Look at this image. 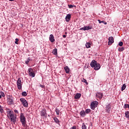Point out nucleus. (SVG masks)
<instances>
[{
	"label": "nucleus",
	"instance_id": "nucleus-1",
	"mask_svg": "<svg viewBox=\"0 0 129 129\" xmlns=\"http://www.w3.org/2000/svg\"><path fill=\"white\" fill-rule=\"evenodd\" d=\"M20 122H21L23 127L27 128L28 127V125L27 124V119L24 115V113H21L20 116Z\"/></svg>",
	"mask_w": 129,
	"mask_h": 129
},
{
	"label": "nucleus",
	"instance_id": "nucleus-2",
	"mask_svg": "<svg viewBox=\"0 0 129 129\" xmlns=\"http://www.w3.org/2000/svg\"><path fill=\"white\" fill-rule=\"evenodd\" d=\"M90 65L92 68H94V70H99L100 69V64L95 60H93Z\"/></svg>",
	"mask_w": 129,
	"mask_h": 129
},
{
	"label": "nucleus",
	"instance_id": "nucleus-3",
	"mask_svg": "<svg viewBox=\"0 0 129 129\" xmlns=\"http://www.w3.org/2000/svg\"><path fill=\"white\" fill-rule=\"evenodd\" d=\"M28 75L30 77H34L36 75L35 71L31 68H29L28 70Z\"/></svg>",
	"mask_w": 129,
	"mask_h": 129
},
{
	"label": "nucleus",
	"instance_id": "nucleus-4",
	"mask_svg": "<svg viewBox=\"0 0 129 129\" xmlns=\"http://www.w3.org/2000/svg\"><path fill=\"white\" fill-rule=\"evenodd\" d=\"M97 105H98V102L97 101H93L91 103V109H93V110H94L96 108V107H97Z\"/></svg>",
	"mask_w": 129,
	"mask_h": 129
},
{
	"label": "nucleus",
	"instance_id": "nucleus-5",
	"mask_svg": "<svg viewBox=\"0 0 129 129\" xmlns=\"http://www.w3.org/2000/svg\"><path fill=\"white\" fill-rule=\"evenodd\" d=\"M11 121L13 122L15 124L16 123V119H17V115L14 114V113H12L10 115Z\"/></svg>",
	"mask_w": 129,
	"mask_h": 129
},
{
	"label": "nucleus",
	"instance_id": "nucleus-6",
	"mask_svg": "<svg viewBox=\"0 0 129 129\" xmlns=\"http://www.w3.org/2000/svg\"><path fill=\"white\" fill-rule=\"evenodd\" d=\"M17 85L18 89L21 90L22 89V81L21 80V78H19L17 81Z\"/></svg>",
	"mask_w": 129,
	"mask_h": 129
},
{
	"label": "nucleus",
	"instance_id": "nucleus-7",
	"mask_svg": "<svg viewBox=\"0 0 129 129\" xmlns=\"http://www.w3.org/2000/svg\"><path fill=\"white\" fill-rule=\"evenodd\" d=\"M20 100L22 102L23 106L28 107V102H27V100L25 98H21Z\"/></svg>",
	"mask_w": 129,
	"mask_h": 129
},
{
	"label": "nucleus",
	"instance_id": "nucleus-8",
	"mask_svg": "<svg viewBox=\"0 0 129 129\" xmlns=\"http://www.w3.org/2000/svg\"><path fill=\"white\" fill-rule=\"evenodd\" d=\"M8 102L7 103L9 105H12V104H14V99L12 97H9L7 99Z\"/></svg>",
	"mask_w": 129,
	"mask_h": 129
},
{
	"label": "nucleus",
	"instance_id": "nucleus-9",
	"mask_svg": "<svg viewBox=\"0 0 129 129\" xmlns=\"http://www.w3.org/2000/svg\"><path fill=\"white\" fill-rule=\"evenodd\" d=\"M114 40L113 39V37L110 36L108 38V45H111V44H113L114 43Z\"/></svg>",
	"mask_w": 129,
	"mask_h": 129
},
{
	"label": "nucleus",
	"instance_id": "nucleus-10",
	"mask_svg": "<svg viewBox=\"0 0 129 129\" xmlns=\"http://www.w3.org/2000/svg\"><path fill=\"white\" fill-rule=\"evenodd\" d=\"M96 96L97 98H99V99H102V97L103 96V94H102V93L100 92L97 93Z\"/></svg>",
	"mask_w": 129,
	"mask_h": 129
},
{
	"label": "nucleus",
	"instance_id": "nucleus-11",
	"mask_svg": "<svg viewBox=\"0 0 129 129\" xmlns=\"http://www.w3.org/2000/svg\"><path fill=\"white\" fill-rule=\"evenodd\" d=\"M49 41H50L51 43H54V42H55V39H54V35H53V34L50 35Z\"/></svg>",
	"mask_w": 129,
	"mask_h": 129
},
{
	"label": "nucleus",
	"instance_id": "nucleus-12",
	"mask_svg": "<svg viewBox=\"0 0 129 129\" xmlns=\"http://www.w3.org/2000/svg\"><path fill=\"white\" fill-rule=\"evenodd\" d=\"M40 115L41 116H46L47 113H46V110L43 109L41 112Z\"/></svg>",
	"mask_w": 129,
	"mask_h": 129
},
{
	"label": "nucleus",
	"instance_id": "nucleus-13",
	"mask_svg": "<svg viewBox=\"0 0 129 129\" xmlns=\"http://www.w3.org/2000/svg\"><path fill=\"white\" fill-rule=\"evenodd\" d=\"M64 70H65V72L69 74L70 73V69L68 67V66H66L64 67Z\"/></svg>",
	"mask_w": 129,
	"mask_h": 129
},
{
	"label": "nucleus",
	"instance_id": "nucleus-14",
	"mask_svg": "<svg viewBox=\"0 0 129 129\" xmlns=\"http://www.w3.org/2000/svg\"><path fill=\"white\" fill-rule=\"evenodd\" d=\"M110 109H111V106H110V105L109 104L106 106V110L107 112H109V111H110Z\"/></svg>",
	"mask_w": 129,
	"mask_h": 129
},
{
	"label": "nucleus",
	"instance_id": "nucleus-15",
	"mask_svg": "<svg viewBox=\"0 0 129 129\" xmlns=\"http://www.w3.org/2000/svg\"><path fill=\"white\" fill-rule=\"evenodd\" d=\"M70 19H71V14H68L66 17V22H69V21H70Z\"/></svg>",
	"mask_w": 129,
	"mask_h": 129
},
{
	"label": "nucleus",
	"instance_id": "nucleus-16",
	"mask_svg": "<svg viewBox=\"0 0 129 129\" xmlns=\"http://www.w3.org/2000/svg\"><path fill=\"white\" fill-rule=\"evenodd\" d=\"M80 97H81V94L80 93H77L75 96L76 99H79Z\"/></svg>",
	"mask_w": 129,
	"mask_h": 129
},
{
	"label": "nucleus",
	"instance_id": "nucleus-17",
	"mask_svg": "<svg viewBox=\"0 0 129 129\" xmlns=\"http://www.w3.org/2000/svg\"><path fill=\"white\" fill-rule=\"evenodd\" d=\"M80 114L81 116H82V117H84V116H85L86 115L85 111H84V110L81 111L80 112Z\"/></svg>",
	"mask_w": 129,
	"mask_h": 129
},
{
	"label": "nucleus",
	"instance_id": "nucleus-18",
	"mask_svg": "<svg viewBox=\"0 0 129 129\" xmlns=\"http://www.w3.org/2000/svg\"><path fill=\"white\" fill-rule=\"evenodd\" d=\"M86 31H88V30H91V29H92V27L90 26H85Z\"/></svg>",
	"mask_w": 129,
	"mask_h": 129
},
{
	"label": "nucleus",
	"instance_id": "nucleus-19",
	"mask_svg": "<svg viewBox=\"0 0 129 129\" xmlns=\"http://www.w3.org/2000/svg\"><path fill=\"white\" fill-rule=\"evenodd\" d=\"M53 120L54 121V122H56V123H59V122H60V121L57 119V117H54Z\"/></svg>",
	"mask_w": 129,
	"mask_h": 129
},
{
	"label": "nucleus",
	"instance_id": "nucleus-20",
	"mask_svg": "<svg viewBox=\"0 0 129 129\" xmlns=\"http://www.w3.org/2000/svg\"><path fill=\"white\" fill-rule=\"evenodd\" d=\"M91 46V44L90 43V42H87L86 44V48H90Z\"/></svg>",
	"mask_w": 129,
	"mask_h": 129
},
{
	"label": "nucleus",
	"instance_id": "nucleus-21",
	"mask_svg": "<svg viewBox=\"0 0 129 129\" xmlns=\"http://www.w3.org/2000/svg\"><path fill=\"white\" fill-rule=\"evenodd\" d=\"M126 88V85H125V84H123L122 87H121V91H123L124 89Z\"/></svg>",
	"mask_w": 129,
	"mask_h": 129
},
{
	"label": "nucleus",
	"instance_id": "nucleus-22",
	"mask_svg": "<svg viewBox=\"0 0 129 129\" xmlns=\"http://www.w3.org/2000/svg\"><path fill=\"white\" fill-rule=\"evenodd\" d=\"M82 129H87V126L85 124V123H83L82 126Z\"/></svg>",
	"mask_w": 129,
	"mask_h": 129
},
{
	"label": "nucleus",
	"instance_id": "nucleus-23",
	"mask_svg": "<svg viewBox=\"0 0 129 129\" xmlns=\"http://www.w3.org/2000/svg\"><path fill=\"white\" fill-rule=\"evenodd\" d=\"M52 53L54 55H57V49H54L52 51Z\"/></svg>",
	"mask_w": 129,
	"mask_h": 129
},
{
	"label": "nucleus",
	"instance_id": "nucleus-24",
	"mask_svg": "<svg viewBox=\"0 0 129 129\" xmlns=\"http://www.w3.org/2000/svg\"><path fill=\"white\" fill-rule=\"evenodd\" d=\"M125 115L126 117L129 118V111H127L125 112Z\"/></svg>",
	"mask_w": 129,
	"mask_h": 129
},
{
	"label": "nucleus",
	"instance_id": "nucleus-25",
	"mask_svg": "<svg viewBox=\"0 0 129 129\" xmlns=\"http://www.w3.org/2000/svg\"><path fill=\"white\" fill-rule=\"evenodd\" d=\"M55 112H56V115H59V112H60V110H59V109H58V108H56L55 109Z\"/></svg>",
	"mask_w": 129,
	"mask_h": 129
},
{
	"label": "nucleus",
	"instance_id": "nucleus-26",
	"mask_svg": "<svg viewBox=\"0 0 129 129\" xmlns=\"http://www.w3.org/2000/svg\"><path fill=\"white\" fill-rule=\"evenodd\" d=\"M123 50H124V47H119L118 49V51L119 52H122V51H123Z\"/></svg>",
	"mask_w": 129,
	"mask_h": 129
},
{
	"label": "nucleus",
	"instance_id": "nucleus-27",
	"mask_svg": "<svg viewBox=\"0 0 129 129\" xmlns=\"http://www.w3.org/2000/svg\"><path fill=\"white\" fill-rule=\"evenodd\" d=\"M30 61H31V59H30V57H29L27 60L25 61V64H29L30 63Z\"/></svg>",
	"mask_w": 129,
	"mask_h": 129
},
{
	"label": "nucleus",
	"instance_id": "nucleus-28",
	"mask_svg": "<svg viewBox=\"0 0 129 129\" xmlns=\"http://www.w3.org/2000/svg\"><path fill=\"white\" fill-rule=\"evenodd\" d=\"M82 82H84V83H86V84L87 85H88V82H87V81H86V79H83L82 80Z\"/></svg>",
	"mask_w": 129,
	"mask_h": 129
},
{
	"label": "nucleus",
	"instance_id": "nucleus-29",
	"mask_svg": "<svg viewBox=\"0 0 129 129\" xmlns=\"http://www.w3.org/2000/svg\"><path fill=\"white\" fill-rule=\"evenodd\" d=\"M0 112L1 113H3L4 112V109L3 108V107L0 105Z\"/></svg>",
	"mask_w": 129,
	"mask_h": 129
},
{
	"label": "nucleus",
	"instance_id": "nucleus-30",
	"mask_svg": "<svg viewBox=\"0 0 129 129\" xmlns=\"http://www.w3.org/2000/svg\"><path fill=\"white\" fill-rule=\"evenodd\" d=\"M22 96H27V92H23L22 93Z\"/></svg>",
	"mask_w": 129,
	"mask_h": 129
},
{
	"label": "nucleus",
	"instance_id": "nucleus-31",
	"mask_svg": "<svg viewBox=\"0 0 129 129\" xmlns=\"http://www.w3.org/2000/svg\"><path fill=\"white\" fill-rule=\"evenodd\" d=\"M124 108H129V104H125L124 105Z\"/></svg>",
	"mask_w": 129,
	"mask_h": 129
},
{
	"label": "nucleus",
	"instance_id": "nucleus-32",
	"mask_svg": "<svg viewBox=\"0 0 129 129\" xmlns=\"http://www.w3.org/2000/svg\"><path fill=\"white\" fill-rule=\"evenodd\" d=\"M90 111H91V110L90 109H86L85 112H86V113H89V112H90Z\"/></svg>",
	"mask_w": 129,
	"mask_h": 129
},
{
	"label": "nucleus",
	"instance_id": "nucleus-33",
	"mask_svg": "<svg viewBox=\"0 0 129 129\" xmlns=\"http://www.w3.org/2000/svg\"><path fill=\"white\" fill-rule=\"evenodd\" d=\"M68 7L69 9H72L74 8V7H75V6H73L72 5H68Z\"/></svg>",
	"mask_w": 129,
	"mask_h": 129
},
{
	"label": "nucleus",
	"instance_id": "nucleus-34",
	"mask_svg": "<svg viewBox=\"0 0 129 129\" xmlns=\"http://www.w3.org/2000/svg\"><path fill=\"white\" fill-rule=\"evenodd\" d=\"M118 45H119V46H120V47H121V46H122V45H123V42H122V41H121L119 43Z\"/></svg>",
	"mask_w": 129,
	"mask_h": 129
},
{
	"label": "nucleus",
	"instance_id": "nucleus-35",
	"mask_svg": "<svg viewBox=\"0 0 129 129\" xmlns=\"http://www.w3.org/2000/svg\"><path fill=\"white\" fill-rule=\"evenodd\" d=\"M18 42H19V39L16 38V39H15V44H18Z\"/></svg>",
	"mask_w": 129,
	"mask_h": 129
},
{
	"label": "nucleus",
	"instance_id": "nucleus-36",
	"mask_svg": "<svg viewBox=\"0 0 129 129\" xmlns=\"http://www.w3.org/2000/svg\"><path fill=\"white\" fill-rule=\"evenodd\" d=\"M80 30H83V31H86L85 29V26H84V27H82L80 29Z\"/></svg>",
	"mask_w": 129,
	"mask_h": 129
},
{
	"label": "nucleus",
	"instance_id": "nucleus-37",
	"mask_svg": "<svg viewBox=\"0 0 129 129\" xmlns=\"http://www.w3.org/2000/svg\"><path fill=\"white\" fill-rule=\"evenodd\" d=\"M14 112H15V113H17L18 114L19 113V111L17 109H15Z\"/></svg>",
	"mask_w": 129,
	"mask_h": 129
},
{
	"label": "nucleus",
	"instance_id": "nucleus-38",
	"mask_svg": "<svg viewBox=\"0 0 129 129\" xmlns=\"http://www.w3.org/2000/svg\"><path fill=\"white\" fill-rule=\"evenodd\" d=\"M98 21L99 22V24H101V23H104V21H101L100 20H98Z\"/></svg>",
	"mask_w": 129,
	"mask_h": 129
},
{
	"label": "nucleus",
	"instance_id": "nucleus-39",
	"mask_svg": "<svg viewBox=\"0 0 129 129\" xmlns=\"http://www.w3.org/2000/svg\"><path fill=\"white\" fill-rule=\"evenodd\" d=\"M8 114H9L10 116L11 115V114H12V111H9L8 112Z\"/></svg>",
	"mask_w": 129,
	"mask_h": 129
},
{
	"label": "nucleus",
	"instance_id": "nucleus-40",
	"mask_svg": "<svg viewBox=\"0 0 129 129\" xmlns=\"http://www.w3.org/2000/svg\"><path fill=\"white\" fill-rule=\"evenodd\" d=\"M40 87H41V88H44V87H45V85H40Z\"/></svg>",
	"mask_w": 129,
	"mask_h": 129
},
{
	"label": "nucleus",
	"instance_id": "nucleus-41",
	"mask_svg": "<svg viewBox=\"0 0 129 129\" xmlns=\"http://www.w3.org/2000/svg\"><path fill=\"white\" fill-rule=\"evenodd\" d=\"M70 129H76V126H73V127H72Z\"/></svg>",
	"mask_w": 129,
	"mask_h": 129
},
{
	"label": "nucleus",
	"instance_id": "nucleus-42",
	"mask_svg": "<svg viewBox=\"0 0 129 129\" xmlns=\"http://www.w3.org/2000/svg\"><path fill=\"white\" fill-rule=\"evenodd\" d=\"M62 37H63V38H66V37H67V36L66 35H63L62 36Z\"/></svg>",
	"mask_w": 129,
	"mask_h": 129
},
{
	"label": "nucleus",
	"instance_id": "nucleus-43",
	"mask_svg": "<svg viewBox=\"0 0 129 129\" xmlns=\"http://www.w3.org/2000/svg\"><path fill=\"white\" fill-rule=\"evenodd\" d=\"M104 25H107V22H104Z\"/></svg>",
	"mask_w": 129,
	"mask_h": 129
},
{
	"label": "nucleus",
	"instance_id": "nucleus-44",
	"mask_svg": "<svg viewBox=\"0 0 129 129\" xmlns=\"http://www.w3.org/2000/svg\"><path fill=\"white\" fill-rule=\"evenodd\" d=\"M10 1V2H14V1H15V0H9Z\"/></svg>",
	"mask_w": 129,
	"mask_h": 129
},
{
	"label": "nucleus",
	"instance_id": "nucleus-45",
	"mask_svg": "<svg viewBox=\"0 0 129 129\" xmlns=\"http://www.w3.org/2000/svg\"><path fill=\"white\" fill-rule=\"evenodd\" d=\"M2 96L4 97H5V94H2Z\"/></svg>",
	"mask_w": 129,
	"mask_h": 129
},
{
	"label": "nucleus",
	"instance_id": "nucleus-46",
	"mask_svg": "<svg viewBox=\"0 0 129 129\" xmlns=\"http://www.w3.org/2000/svg\"><path fill=\"white\" fill-rule=\"evenodd\" d=\"M0 98H2V95H0Z\"/></svg>",
	"mask_w": 129,
	"mask_h": 129
},
{
	"label": "nucleus",
	"instance_id": "nucleus-47",
	"mask_svg": "<svg viewBox=\"0 0 129 129\" xmlns=\"http://www.w3.org/2000/svg\"><path fill=\"white\" fill-rule=\"evenodd\" d=\"M0 129H2L1 128H0Z\"/></svg>",
	"mask_w": 129,
	"mask_h": 129
}]
</instances>
